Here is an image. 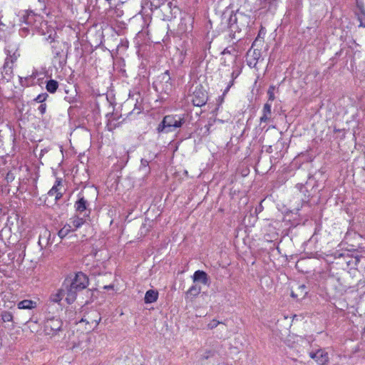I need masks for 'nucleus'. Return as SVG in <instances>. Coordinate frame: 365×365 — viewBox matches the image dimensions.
Listing matches in <instances>:
<instances>
[{
	"label": "nucleus",
	"mask_w": 365,
	"mask_h": 365,
	"mask_svg": "<svg viewBox=\"0 0 365 365\" xmlns=\"http://www.w3.org/2000/svg\"><path fill=\"white\" fill-rule=\"evenodd\" d=\"M183 118L178 115H166L158 127V132L170 133L182 126Z\"/></svg>",
	"instance_id": "nucleus-1"
},
{
	"label": "nucleus",
	"mask_w": 365,
	"mask_h": 365,
	"mask_svg": "<svg viewBox=\"0 0 365 365\" xmlns=\"http://www.w3.org/2000/svg\"><path fill=\"white\" fill-rule=\"evenodd\" d=\"M41 21V16L32 11H23L20 16V21L31 28L32 35H34V31L39 28Z\"/></svg>",
	"instance_id": "nucleus-2"
},
{
	"label": "nucleus",
	"mask_w": 365,
	"mask_h": 365,
	"mask_svg": "<svg viewBox=\"0 0 365 365\" xmlns=\"http://www.w3.org/2000/svg\"><path fill=\"white\" fill-rule=\"evenodd\" d=\"M155 84L157 90H160L161 92L165 93H169L173 88L170 71L167 70L161 73Z\"/></svg>",
	"instance_id": "nucleus-3"
},
{
	"label": "nucleus",
	"mask_w": 365,
	"mask_h": 365,
	"mask_svg": "<svg viewBox=\"0 0 365 365\" xmlns=\"http://www.w3.org/2000/svg\"><path fill=\"white\" fill-rule=\"evenodd\" d=\"M62 321L59 318L52 317L44 322V332L46 335L53 336L61 330Z\"/></svg>",
	"instance_id": "nucleus-4"
},
{
	"label": "nucleus",
	"mask_w": 365,
	"mask_h": 365,
	"mask_svg": "<svg viewBox=\"0 0 365 365\" xmlns=\"http://www.w3.org/2000/svg\"><path fill=\"white\" fill-rule=\"evenodd\" d=\"M68 284L80 292L88 286L89 280L86 274L78 272L73 279H68Z\"/></svg>",
	"instance_id": "nucleus-5"
},
{
	"label": "nucleus",
	"mask_w": 365,
	"mask_h": 365,
	"mask_svg": "<svg viewBox=\"0 0 365 365\" xmlns=\"http://www.w3.org/2000/svg\"><path fill=\"white\" fill-rule=\"evenodd\" d=\"M65 293L66 301L68 304H72L76 299L77 293L79 292L72 285L68 284V279H66L61 286Z\"/></svg>",
	"instance_id": "nucleus-6"
},
{
	"label": "nucleus",
	"mask_w": 365,
	"mask_h": 365,
	"mask_svg": "<svg viewBox=\"0 0 365 365\" xmlns=\"http://www.w3.org/2000/svg\"><path fill=\"white\" fill-rule=\"evenodd\" d=\"M192 101L195 106L198 107H201L207 103V93L201 86L200 88L196 87L192 94Z\"/></svg>",
	"instance_id": "nucleus-7"
},
{
	"label": "nucleus",
	"mask_w": 365,
	"mask_h": 365,
	"mask_svg": "<svg viewBox=\"0 0 365 365\" xmlns=\"http://www.w3.org/2000/svg\"><path fill=\"white\" fill-rule=\"evenodd\" d=\"M310 358L314 359L319 365H324L329 361L327 352L322 349H318L316 351H310L309 354Z\"/></svg>",
	"instance_id": "nucleus-8"
},
{
	"label": "nucleus",
	"mask_w": 365,
	"mask_h": 365,
	"mask_svg": "<svg viewBox=\"0 0 365 365\" xmlns=\"http://www.w3.org/2000/svg\"><path fill=\"white\" fill-rule=\"evenodd\" d=\"M86 220L83 217H80L77 215H75L71 217L68 222L66 223L73 232L76 231L78 228H80L84 223Z\"/></svg>",
	"instance_id": "nucleus-9"
},
{
	"label": "nucleus",
	"mask_w": 365,
	"mask_h": 365,
	"mask_svg": "<svg viewBox=\"0 0 365 365\" xmlns=\"http://www.w3.org/2000/svg\"><path fill=\"white\" fill-rule=\"evenodd\" d=\"M357 11L356 14L357 19L360 22L359 26L365 27V7L363 1H358V6H356Z\"/></svg>",
	"instance_id": "nucleus-10"
},
{
	"label": "nucleus",
	"mask_w": 365,
	"mask_h": 365,
	"mask_svg": "<svg viewBox=\"0 0 365 365\" xmlns=\"http://www.w3.org/2000/svg\"><path fill=\"white\" fill-rule=\"evenodd\" d=\"M192 279L194 282H199L205 285L209 283V277L207 274L202 270L195 271L193 274Z\"/></svg>",
	"instance_id": "nucleus-11"
},
{
	"label": "nucleus",
	"mask_w": 365,
	"mask_h": 365,
	"mask_svg": "<svg viewBox=\"0 0 365 365\" xmlns=\"http://www.w3.org/2000/svg\"><path fill=\"white\" fill-rule=\"evenodd\" d=\"M272 105L271 103H269L268 102L266 103L262 108V115L260 117V123H267L270 120L271 115H272Z\"/></svg>",
	"instance_id": "nucleus-12"
},
{
	"label": "nucleus",
	"mask_w": 365,
	"mask_h": 365,
	"mask_svg": "<svg viewBox=\"0 0 365 365\" xmlns=\"http://www.w3.org/2000/svg\"><path fill=\"white\" fill-rule=\"evenodd\" d=\"M158 298V292L154 289H149L145 294V303L151 304L157 301Z\"/></svg>",
	"instance_id": "nucleus-13"
},
{
	"label": "nucleus",
	"mask_w": 365,
	"mask_h": 365,
	"mask_svg": "<svg viewBox=\"0 0 365 365\" xmlns=\"http://www.w3.org/2000/svg\"><path fill=\"white\" fill-rule=\"evenodd\" d=\"M61 184L60 180H57L55 182V185L52 187V188L48 191V195L50 197H54L55 200L57 201L62 197V193L58 192V186Z\"/></svg>",
	"instance_id": "nucleus-14"
},
{
	"label": "nucleus",
	"mask_w": 365,
	"mask_h": 365,
	"mask_svg": "<svg viewBox=\"0 0 365 365\" xmlns=\"http://www.w3.org/2000/svg\"><path fill=\"white\" fill-rule=\"evenodd\" d=\"M296 292H297V293L295 292V291L292 292L291 296L292 297L297 298V297H299L301 298H304L308 293L307 288L306 285H304V284L297 285Z\"/></svg>",
	"instance_id": "nucleus-15"
},
{
	"label": "nucleus",
	"mask_w": 365,
	"mask_h": 365,
	"mask_svg": "<svg viewBox=\"0 0 365 365\" xmlns=\"http://www.w3.org/2000/svg\"><path fill=\"white\" fill-rule=\"evenodd\" d=\"M63 297H65V293L63 292V290L61 287L60 289H57L55 292L52 293L50 295L49 299L51 302L59 303L62 300Z\"/></svg>",
	"instance_id": "nucleus-16"
},
{
	"label": "nucleus",
	"mask_w": 365,
	"mask_h": 365,
	"mask_svg": "<svg viewBox=\"0 0 365 365\" xmlns=\"http://www.w3.org/2000/svg\"><path fill=\"white\" fill-rule=\"evenodd\" d=\"M88 201L83 197H81L76 202V210L80 213L87 210Z\"/></svg>",
	"instance_id": "nucleus-17"
},
{
	"label": "nucleus",
	"mask_w": 365,
	"mask_h": 365,
	"mask_svg": "<svg viewBox=\"0 0 365 365\" xmlns=\"http://www.w3.org/2000/svg\"><path fill=\"white\" fill-rule=\"evenodd\" d=\"M36 303L30 299H24L19 302L17 304L19 309H31L36 307Z\"/></svg>",
	"instance_id": "nucleus-18"
},
{
	"label": "nucleus",
	"mask_w": 365,
	"mask_h": 365,
	"mask_svg": "<svg viewBox=\"0 0 365 365\" xmlns=\"http://www.w3.org/2000/svg\"><path fill=\"white\" fill-rule=\"evenodd\" d=\"M58 88V83L57 81L51 79L47 81L46 88L48 92L54 93Z\"/></svg>",
	"instance_id": "nucleus-19"
},
{
	"label": "nucleus",
	"mask_w": 365,
	"mask_h": 365,
	"mask_svg": "<svg viewBox=\"0 0 365 365\" xmlns=\"http://www.w3.org/2000/svg\"><path fill=\"white\" fill-rule=\"evenodd\" d=\"M201 292V287L197 286L196 284L192 285L190 287V289L186 292V296L188 297L189 296L196 297Z\"/></svg>",
	"instance_id": "nucleus-20"
},
{
	"label": "nucleus",
	"mask_w": 365,
	"mask_h": 365,
	"mask_svg": "<svg viewBox=\"0 0 365 365\" xmlns=\"http://www.w3.org/2000/svg\"><path fill=\"white\" fill-rule=\"evenodd\" d=\"M2 74L4 75V78H6L7 81L11 78L12 68L9 66L7 62H6L3 66Z\"/></svg>",
	"instance_id": "nucleus-21"
},
{
	"label": "nucleus",
	"mask_w": 365,
	"mask_h": 365,
	"mask_svg": "<svg viewBox=\"0 0 365 365\" xmlns=\"http://www.w3.org/2000/svg\"><path fill=\"white\" fill-rule=\"evenodd\" d=\"M73 232L70 227L66 224L58 232V235L61 239L66 237L70 232Z\"/></svg>",
	"instance_id": "nucleus-22"
},
{
	"label": "nucleus",
	"mask_w": 365,
	"mask_h": 365,
	"mask_svg": "<svg viewBox=\"0 0 365 365\" xmlns=\"http://www.w3.org/2000/svg\"><path fill=\"white\" fill-rule=\"evenodd\" d=\"M30 34H32V30H31V28L28 26H22L20 29H19V35L23 37V38H25L28 35H29Z\"/></svg>",
	"instance_id": "nucleus-23"
},
{
	"label": "nucleus",
	"mask_w": 365,
	"mask_h": 365,
	"mask_svg": "<svg viewBox=\"0 0 365 365\" xmlns=\"http://www.w3.org/2000/svg\"><path fill=\"white\" fill-rule=\"evenodd\" d=\"M48 97V95L46 93H43L38 95L34 101L37 103H43L46 101Z\"/></svg>",
	"instance_id": "nucleus-24"
},
{
	"label": "nucleus",
	"mask_w": 365,
	"mask_h": 365,
	"mask_svg": "<svg viewBox=\"0 0 365 365\" xmlns=\"http://www.w3.org/2000/svg\"><path fill=\"white\" fill-rule=\"evenodd\" d=\"M1 318H2V320L4 322H11L12 321L13 315L11 314V313H10L9 312H4L1 314Z\"/></svg>",
	"instance_id": "nucleus-25"
},
{
	"label": "nucleus",
	"mask_w": 365,
	"mask_h": 365,
	"mask_svg": "<svg viewBox=\"0 0 365 365\" xmlns=\"http://www.w3.org/2000/svg\"><path fill=\"white\" fill-rule=\"evenodd\" d=\"M36 76H37V72H33V73L31 76H29V77L25 78L24 81L23 80L22 78H21V84L22 85H26V86H28L29 83L26 84V83H24V81L26 82V81H28L30 79L33 80V79L36 78Z\"/></svg>",
	"instance_id": "nucleus-26"
},
{
	"label": "nucleus",
	"mask_w": 365,
	"mask_h": 365,
	"mask_svg": "<svg viewBox=\"0 0 365 365\" xmlns=\"http://www.w3.org/2000/svg\"><path fill=\"white\" fill-rule=\"evenodd\" d=\"M274 91V87L273 86H269V88L267 91L269 101H273L275 98Z\"/></svg>",
	"instance_id": "nucleus-27"
},
{
	"label": "nucleus",
	"mask_w": 365,
	"mask_h": 365,
	"mask_svg": "<svg viewBox=\"0 0 365 365\" xmlns=\"http://www.w3.org/2000/svg\"><path fill=\"white\" fill-rule=\"evenodd\" d=\"M223 324V322H219V321H217L216 319H213L208 324H207V327L208 329H212L215 327H217V325L219 324Z\"/></svg>",
	"instance_id": "nucleus-28"
},
{
	"label": "nucleus",
	"mask_w": 365,
	"mask_h": 365,
	"mask_svg": "<svg viewBox=\"0 0 365 365\" xmlns=\"http://www.w3.org/2000/svg\"><path fill=\"white\" fill-rule=\"evenodd\" d=\"M46 108H47V106H46V104L45 103H41V105L38 108V110L39 111V113L41 115H43V114H44L46 113Z\"/></svg>",
	"instance_id": "nucleus-29"
},
{
	"label": "nucleus",
	"mask_w": 365,
	"mask_h": 365,
	"mask_svg": "<svg viewBox=\"0 0 365 365\" xmlns=\"http://www.w3.org/2000/svg\"><path fill=\"white\" fill-rule=\"evenodd\" d=\"M149 166V162L145 159H141L140 169L143 170L147 168Z\"/></svg>",
	"instance_id": "nucleus-30"
},
{
	"label": "nucleus",
	"mask_w": 365,
	"mask_h": 365,
	"mask_svg": "<svg viewBox=\"0 0 365 365\" xmlns=\"http://www.w3.org/2000/svg\"><path fill=\"white\" fill-rule=\"evenodd\" d=\"M52 49H53L52 52H53L55 58L61 56V50L56 49L54 46H52Z\"/></svg>",
	"instance_id": "nucleus-31"
},
{
	"label": "nucleus",
	"mask_w": 365,
	"mask_h": 365,
	"mask_svg": "<svg viewBox=\"0 0 365 365\" xmlns=\"http://www.w3.org/2000/svg\"><path fill=\"white\" fill-rule=\"evenodd\" d=\"M6 180L7 181H11L14 180V177L12 176L11 174H10L9 173L7 174L6 175Z\"/></svg>",
	"instance_id": "nucleus-32"
},
{
	"label": "nucleus",
	"mask_w": 365,
	"mask_h": 365,
	"mask_svg": "<svg viewBox=\"0 0 365 365\" xmlns=\"http://www.w3.org/2000/svg\"><path fill=\"white\" fill-rule=\"evenodd\" d=\"M46 40L47 41H49L50 43H53L54 42V38L53 37H52L51 35H49L47 38H46Z\"/></svg>",
	"instance_id": "nucleus-33"
},
{
	"label": "nucleus",
	"mask_w": 365,
	"mask_h": 365,
	"mask_svg": "<svg viewBox=\"0 0 365 365\" xmlns=\"http://www.w3.org/2000/svg\"><path fill=\"white\" fill-rule=\"evenodd\" d=\"M230 88V86H227L223 92V96H225L229 91Z\"/></svg>",
	"instance_id": "nucleus-34"
},
{
	"label": "nucleus",
	"mask_w": 365,
	"mask_h": 365,
	"mask_svg": "<svg viewBox=\"0 0 365 365\" xmlns=\"http://www.w3.org/2000/svg\"><path fill=\"white\" fill-rule=\"evenodd\" d=\"M260 5H263L267 2V0H258Z\"/></svg>",
	"instance_id": "nucleus-35"
},
{
	"label": "nucleus",
	"mask_w": 365,
	"mask_h": 365,
	"mask_svg": "<svg viewBox=\"0 0 365 365\" xmlns=\"http://www.w3.org/2000/svg\"><path fill=\"white\" fill-rule=\"evenodd\" d=\"M230 53V51H228V49H227V48H225V49L224 50V51H223V53Z\"/></svg>",
	"instance_id": "nucleus-36"
},
{
	"label": "nucleus",
	"mask_w": 365,
	"mask_h": 365,
	"mask_svg": "<svg viewBox=\"0 0 365 365\" xmlns=\"http://www.w3.org/2000/svg\"><path fill=\"white\" fill-rule=\"evenodd\" d=\"M233 81H234V80L232 79V80L230 82V83L228 84V86H230V88H231V87L232 86V85H233Z\"/></svg>",
	"instance_id": "nucleus-37"
},
{
	"label": "nucleus",
	"mask_w": 365,
	"mask_h": 365,
	"mask_svg": "<svg viewBox=\"0 0 365 365\" xmlns=\"http://www.w3.org/2000/svg\"><path fill=\"white\" fill-rule=\"evenodd\" d=\"M105 289H110V288H113V286L112 285H109V286H105L104 287Z\"/></svg>",
	"instance_id": "nucleus-38"
},
{
	"label": "nucleus",
	"mask_w": 365,
	"mask_h": 365,
	"mask_svg": "<svg viewBox=\"0 0 365 365\" xmlns=\"http://www.w3.org/2000/svg\"><path fill=\"white\" fill-rule=\"evenodd\" d=\"M234 76H235V73H234V72H232V79H233V80H234V78H235Z\"/></svg>",
	"instance_id": "nucleus-39"
},
{
	"label": "nucleus",
	"mask_w": 365,
	"mask_h": 365,
	"mask_svg": "<svg viewBox=\"0 0 365 365\" xmlns=\"http://www.w3.org/2000/svg\"><path fill=\"white\" fill-rule=\"evenodd\" d=\"M89 214H90V211L88 210V214L84 215V216L88 217Z\"/></svg>",
	"instance_id": "nucleus-40"
},
{
	"label": "nucleus",
	"mask_w": 365,
	"mask_h": 365,
	"mask_svg": "<svg viewBox=\"0 0 365 365\" xmlns=\"http://www.w3.org/2000/svg\"><path fill=\"white\" fill-rule=\"evenodd\" d=\"M260 34H262V32H261V31H259V34H258V36H259Z\"/></svg>",
	"instance_id": "nucleus-41"
},
{
	"label": "nucleus",
	"mask_w": 365,
	"mask_h": 365,
	"mask_svg": "<svg viewBox=\"0 0 365 365\" xmlns=\"http://www.w3.org/2000/svg\"><path fill=\"white\" fill-rule=\"evenodd\" d=\"M260 34H262V32H261V31H259V34H258V36H259Z\"/></svg>",
	"instance_id": "nucleus-42"
},
{
	"label": "nucleus",
	"mask_w": 365,
	"mask_h": 365,
	"mask_svg": "<svg viewBox=\"0 0 365 365\" xmlns=\"http://www.w3.org/2000/svg\"><path fill=\"white\" fill-rule=\"evenodd\" d=\"M108 2H110L112 0H106Z\"/></svg>",
	"instance_id": "nucleus-43"
}]
</instances>
